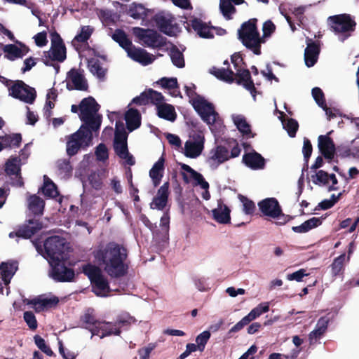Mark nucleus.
<instances>
[{"instance_id": "58", "label": "nucleus", "mask_w": 359, "mask_h": 359, "mask_svg": "<svg viewBox=\"0 0 359 359\" xmlns=\"http://www.w3.org/2000/svg\"><path fill=\"white\" fill-rule=\"evenodd\" d=\"M313 151L312 144L310 142V140L307 138H304V145L302 148V152L304 154V158L305 161V166L306 167V170L308 169V163L309 158L311 156Z\"/></svg>"}, {"instance_id": "8", "label": "nucleus", "mask_w": 359, "mask_h": 359, "mask_svg": "<svg viewBox=\"0 0 359 359\" xmlns=\"http://www.w3.org/2000/svg\"><path fill=\"white\" fill-rule=\"evenodd\" d=\"M50 49L43 52V62L46 66L52 65V61L63 62L67 58L66 46L60 35L54 32L50 34Z\"/></svg>"}, {"instance_id": "3", "label": "nucleus", "mask_w": 359, "mask_h": 359, "mask_svg": "<svg viewBox=\"0 0 359 359\" xmlns=\"http://www.w3.org/2000/svg\"><path fill=\"white\" fill-rule=\"evenodd\" d=\"M196 86L193 83L191 86H185L186 95L202 120L208 125L212 126L219 120V114L215 111L214 104L206 100L204 97L198 95L196 92Z\"/></svg>"}, {"instance_id": "64", "label": "nucleus", "mask_w": 359, "mask_h": 359, "mask_svg": "<svg viewBox=\"0 0 359 359\" xmlns=\"http://www.w3.org/2000/svg\"><path fill=\"white\" fill-rule=\"evenodd\" d=\"M306 11L305 6H300L299 7L294 8L292 11V13L295 16V18L298 21V25L301 26L304 21L305 16L304 15V12Z\"/></svg>"}, {"instance_id": "16", "label": "nucleus", "mask_w": 359, "mask_h": 359, "mask_svg": "<svg viewBox=\"0 0 359 359\" xmlns=\"http://www.w3.org/2000/svg\"><path fill=\"white\" fill-rule=\"evenodd\" d=\"M257 205L263 216L276 218L282 214L281 206L276 198L263 199L258 203Z\"/></svg>"}, {"instance_id": "35", "label": "nucleus", "mask_w": 359, "mask_h": 359, "mask_svg": "<svg viewBox=\"0 0 359 359\" xmlns=\"http://www.w3.org/2000/svg\"><path fill=\"white\" fill-rule=\"evenodd\" d=\"M204 146L199 142H187L184 146V155L187 157L195 158L201 155Z\"/></svg>"}, {"instance_id": "31", "label": "nucleus", "mask_w": 359, "mask_h": 359, "mask_svg": "<svg viewBox=\"0 0 359 359\" xmlns=\"http://www.w3.org/2000/svg\"><path fill=\"white\" fill-rule=\"evenodd\" d=\"M193 29L197 32L201 38L212 39L214 34L210 28L199 18H194L190 21Z\"/></svg>"}, {"instance_id": "7", "label": "nucleus", "mask_w": 359, "mask_h": 359, "mask_svg": "<svg viewBox=\"0 0 359 359\" xmlns=\"http://www.w3.org/2000/svg\"><path fill=\"white\" fill-rule=\"evenodd\" d=\"M83 272L89 278L92 291L96 296H109L111 292L109 281L98 266L88 264L83 266Z\"/></svg>"}, {"instance_id": "17", "label": "nucleus", "mask_w": 359, "mask_h": 359, "mask_svg": "<svg viewBox=\"0 0 359 359\" xmlns=\"http://www.w3.org/2000/svg\"><path fill=\"white\" fill-rule=\"evenodd\" d=\"M153 20L161 32L170 36L175 35L178 27L177 24H173V17L158 13L154 16Z\"/></svg>"}, {"instance_id": "26", "label": "nucleus", "mask_w": 359, "mask_h": 359, "mask_svg": "<svg viewBox=\"0 0 359 359\" xmlns=\"http://www.w3.org/2000/svg\"><path fill=\"white\" fill-rule=\"evenodd\" d=\"M58 303L59 298L56 296H53L50 298L39 296L28 302V304L33 305L37 312L55 307Z\"/></svg>"}, {"instance_id": "4", "label": "nucleus", "mask_w": 359, "mask_h": 359, "mask_svg": "<svg viewBox=\"0 0 359 359\" xmlns=\"http://www.w3.org/2000/svg\"><path fill=\"white\" fill-rule=\"evenodd\" d=\"M257 20L252 18L241 25L238 30V39L255 55L261 54V44L265 42L261 37L257 27Z\"/></svg>"}, {"instance_id": "50", "label": "nucleus", "mask_w": 359, "mask_h": 359, "mask_svg": "<svg viewBox=\"0 0 359 359\" xmlns=\"http://www.w3.org/2000/svg\"><path fill=\"white\" fill-rule=\"evenodd\" d=\"M160 226L161 228L162 240L168 239L170 229V216L168 212H165L160 220Z\"/></svg>"}, {"instance_id": "18", "label": "nucleus", "mask_w": 359, "mask_h": 359, "mask_svg": "<svg viewBox=\"0 0 359 359\" xmlns=\"http://www.w3.org/2000/svg\"><path fill=\"white\" fill-rule=\"evenodd\" d=\"M83 70L75 68L71 69L67 73V78L71 81L73 87L67 85L68 90L75 89L77 90L86 91L88 88V84L83 74Z\"/></svg>"}, {"instance_id": "38", "label": "nucleus", "mask_w": 359, "mask_h": 359, "mask_svg": "<svg viewBox=\"0 0 359 359\" xmlns=\"http://www.w3.org/2000/svg\"><path fill=\"white\" fill-rule=\"evenodd\" d=\"M88 67L90 72L99 79L103 80L105 77L106 70L103 69L98 60L91 58L88 60Z\"/></svg>"}, {"instance_id": "53", "label": "nucleus", "mask_w": 359, "mask_h": 359, "mask_svg": "<svg viewBox=\"0 0 359 359\" xmlns=\"http://www.w3.org/2000/svg\"><path fill=\"white\" fill-rule=\"evenodd\" d=\"M157 83L160 84L163 88L165 89L172 90L180 88L177 79L175 77H163L159 79Z\"/></svg>"}, {"instance_id": "60", "label": "nucleus", "mask_w": 359, "mask_h": 359, "mask_svg": "<svg viewBox=\"0 0 359 359\" xmlns=\"http://www.w3.org/2000/svg\"><path fill=\"white\" fill-rule=\"evenodd\" d=\"M285 129L287 130L288 135L291 137H294L296 135L297 131L299 128L298 122L293 118H288L285 126Z\"/></svg>"}, {"instance_id": "14", "label": "nucleus", "mask_w": 359, "mask_h": 359, "mask_svg": "<svg viewBox=\"0 0 359 359\" xmlns=\"http://www.w3.org/2000/svg\"><path fill=\"white\" fill-rule=\"evenodd\" d=\"M8 90L9 95L28 104H32L36 97L35 89L21 80L15 81Z\"/></svg>"}, {"instance_id": "62", "label": "nucleus", "mask_w": 359, "mask_h": 359, "mask_svg": "<svg viewBox=\"0 0 359 359\" xmlns=\"http://www.w3.org/2000/svg\"><path fill=\"white\" fill-rule=\"evenodd\" d=\"M95 154L100 161H104L109 158L108 149L104 143H100L97 146Z\"/></svg>"}, {"instance_id": "57", "label": "nucleus", "mask_w": 359, "mask_h": 359, "mask_svg": "<svg viewBox=\"0 0 359 359\" xmlns=\"http://www.w3.org/2000/svg\"><path fill=\"white\" fill-rule=\"evenodd\" d=\"M311 93L313 99L315 100L316 102L320 107H323V106L325 107L326 102L325 95L320 88H313L311 90Z\"/></svg>"}, {"instance_id": "21", "label": "nucleus", "mask_w": 359, "mask_h": 359, "mask_svg": "<svg viewBox=\"0 0 359 359\" xmlns=\"http://www.w3.org/2000/svg\"><path fill=\"white\" fill-rule=\"evenodd\" d=\"M306 42L307 46L304 50V61L308 67H311L317 62L320 48L319 43L317 41H313L308 38Z\"/></svg>"}, {"instance_id": "52", "label": "nucleus", "mask_w": 359, "mask_h": 359, "mask_svg": "<svg viewBox=\"0 0 359 359\" xmlns=\"http://www.w3.org/2000/svg\"><path fill=\"white\" fill-rule=\"evenodd\" d=\"M311 180L315 184L326 185L329 182V174L323 170H320L315 175H311Z\"/></svg>"}, {"instance_id": "29", "label": "nucleus", "mask_w": 359, "mask_h": 359, "mask_svg": "<svg viewBox=\"0 0 359 359\" xmlns=\"http://www.w3.org/2000/svg\"><path fill=\"white\" fill-rule=\"evenodd\" d=\"M126 126L130 132L138 128L141 125V114L137 109L130 108L125 114Z\"/></svg>"}, {"instance_id": "42", "label": "nucleus", "mask_w": 359, "mask_h": 359, "mask_svg": "<svg viewBox=\"0 0 359 359\" xmlns=\"http://www.w3.org/2000/svg\"><path fill=\"white\" fill-rule=\"evenodd\" d=\"M104 325L100 327L102 331L101 338H104L107 336L111 335H117L119 336L121 333V331L118 330L116 325V323L111 322H104L102 323Z\"/></svg>"}, {"instance_id": "41", "label": "nucleus", "mask_w": 359, "mask_h": 359, "mask_svg": "<svg viewBox=\"0 0 359 359\" xmlns=\"http://www.w3.org/2000/svg\"><path fill=\"white\" fill-rule=\"evenodd\" d=\"M136 320L133 316H131L129 314H124L119 316L116 320L115 321L116 325L118 327V330L122 332V330H128L130 325L135 323Z\"/></svg>"}, {"instance_id": "56", "label": "nucleus", "mask_w": 359, "mask_h": 359, "mask_svg": "<svg viewBox=\"0 0 359 359\" xmlns=\"http://www.w3.org/2000/svg\"><path fill=\"white\" fill-rule=\"evenodd\" d=\"M211 337L210 331L205 330L199 334L196 338L197 347H199V351L203 352L205 350V345Z\"/></svg>"}, {"instance_id": "36", "label": "nucleus", "mask_w": 359, "mask_h": 359, "mask_svg": "<svg viewBox=\"0 0 359 359\" xmlns=\"http://www.w3.org/2000/svg\"><path fill=\"white\" fill-rule=\"evenodd\" d=\"M233 123L243 135H250V137H254L255 135L252 133L251 126L243 116L238 115L233 117Z\"/></svg>"}, {"instance_id": "46", "label": "nucleus", "mask_w": 359, "mask_h": 359, "mask_svg": "<svg viewBox=\"0 0 359 359\" xmlns=\"http://www.w3.org/2000/svg\"><path fill=\"white\" fill-rule=\"evenodd\" d=\"M128 15L135 20L144 19L147 15L146 9L142 4H133L130 7Z\"/></svg>"}, {"instance_id": "59", "label": "nucleus", "mask_w": 359, "mask_h": 359, "mask_svg": "<svg viewBox=\"0 0 359 359\" xmlns=\"http://www.w3.org/2000/svg\"><path fill=\"white\" fill-rule=\"evenodd\" d=\"M23 318L30 330H35L37 328V320L33 312L25 311L23 314Z\"/></svg>"}, {"instance_id": "54", "label": "nucleus", "mask_w": 359, "mask_h": 359, "mask_svg": "<svg viewBox=\"0 0 359 359\" xmlns=\"http://www.w3.org/2000/svg\"><path fill=\"white\" fill-rule=\"evenodd\" d=\"M147 91L149 102L150 103L156 105V107L158 105L163 103L165 97L161 93L154 90L151 88L148 89Z\"/></svg>"}, {"instance_id": "15", "label": "nucleus", "mask_w": 359, "mask_h": 359, "mask_svg": "<svg viewBox=\"0 0 359 359\" xmlns=\"http://www.w3.org/2000/svg\"><path fill=\"white\" fill-rule=\"evenodd\" d=\"M51 270L50 276L57 282H71L75 277V273L73 269L69 268L65 265L62 259L50 264Z\"/></svg>"}, {"instance_id": "23", "label": "nucleus", "mask_w": 359, "mask_h": 359, "mask_svg": "<svg viewBox=\"0 0 359 359\" xmlns=\"http://www.w3.org/2000/svg\"><path fill=\"white\" fill-rule=\"evenodd\" d=\"M127 54L132 60L144 66L151 64L155 60L154 56L149 53L146 50L136 48L135 46H133L128 50Z\"/></svg>"}, {"instance_id": "28", "label": "nucleus", "mask_w": 359, "mask_h": 359, "mask_svg": "<svg viewBox=\"0 0 359 359\" xmlns=\"http://www.w3.org/2000/svg\"><path fill=\"white\" fill-rule=\"evenodd\" d=\"M18 263L16 261L2 262L0 264V276L6 285H8L18 270Z\"/></svg>"}, {"instance_id": "5", "label": "nucleus", "mask_w": 359, "mask_h": 359, "mask_svg": "<svg viewBox=\"0 0 359 359\" xmlns=\"http://www.w3.org/2000/svg\"><path fill=\"white\" fill-rule=\"evenodd\" d=\"M100 105L97 103L95 98L91 96L83 98L80 102L79 118L83 124L90 127L95 133L100 130L102 116L98 114Z\"/></svg>"}, {"instance_id": "32", "label": "nucleus", "mask_w": 359, "mask_h": 359, "mask_svg": "<svg viewBox=\"0 0 359 359\" xmlns=\"http://www.w3.org/2000/svg\"><path fill=\"white\" fill-rule=\"evenodd\" d=\"M210 74L214 75L216 78L226 81L229 83H236V76L234 72L230 68H216L212 67L210 70Z\"/></svg>"}, {"instance_id": "33", "label": "nucleus", "mask_w": 359, "mask_h": 359, "mask_svg": "<svg viewBox=\"0 0 359 359\" xmlns=\"http://www.w3.org/2000/svg\"><path fill=\"white\" fill-rule=\"evenodd\" d=\"M157 115L158 117L169 121H174L177 118L175 107L167 103H163L156 107Z\"/></svg>"}, {"instance_id": "40", "label": "nucleus", "mask_w": 359, "mask_h": 359, "mask_svg": "<svg viewBox=\"0 0 359 359\" xmlns=\"http://www.w3.org/2000/svg\"><path fill=\"white\" fill-rule=\"evenodd\" d=\"M170 56L172 64L178 68H182L185 65L184 55L179 48L172 45L170 50Z\"/></svg>"}, {"instance_id": "34", "label": "nucleus", "mask_w": 359, "mask_h": 359, "mask_svg": "<svg viewBox=\"0 0 359 359\" xmlns=\"http://www.w3.org/2000/svg\"><path fill=\"white\" fill-rule=\"evenodd\" d=\"M112 39L126 52L133 46L132 41L128 39L126 33L121 29H116L112 35Z\"/></svg>"}, {"instance_id": "63", "label": "nucleus", "mask_w": 359, "mask_h": 359, "mask_svg": "<svg viewBox=\"0 0 359 359\" xmlns=\"http://www.w3.org/2000/svg\"><path fill=\"white\" fill-rule=\"evenodd\" d=\"M168 203V200L161 197L156 196L154 197L152 202L150 203V208L151 209H158L159 210H163L166 206Z\"/></svg>"}, {"instance_id": "19", "label": "nucleus", "mask_w": 359, "mask_h": 359, "mask_svg": "<svg viewBox=\"0 0 359 359\" xmlns=\"http://www.w3.org/2000/svg\"><path fill=\"white\" fill-rule=\"evenodd\" d=\"M231 158L229 149L223 145H217L210 152L208 163L211 167L217 168Z\"/></svg>"}, {"instance_id": "6", "label": "nucleus", "mask_w": 359, "mask_h": 359, "mask_svg": "<svg viewBox=\"0 0 359 359\" xmlns=\"http://www.w3.org/2000/svg\"><path fill=\"white\" fill-rule=\"evenodd\" d=\"M95 132L90 127L81 126L73 134L67 136L66 151L69 157L76 155L80 149H86L93 144Z\"/></svg>"}, {"instance_id": "61", "label": "nucleus", "mask_w": 359, "mask_h": 359, "mask_svg": "<svg viewBox=\"0 0 359 359\" xmlns=\"http://www.w3.org/2000/svg\"><path fill=\"white\" fill-rule=\"evenodd\" d=\"M114 149L116 154L120 158L126 155L127 156L128 152V144L124 142H114Z\"/></svg>"}, {"instance_id": "20", "label": "nucleus", "mask_w": 359, "mask_h": 359, "mask_svg": "<svg viewBox=\"0 0 359 359\" xmlns=\"http://www.w3.org/2000/svg\"><path fill=\"white\" fill-rule=\"evenodd\" d=\"M5 172L11 177V185L16 187H21L24 185L20 173V167L17 164V158H13L6 162Z\"/></svg>"}, {"instance_id": "44", "label": "nucleus", "mask_w": 359, "mask_h": 359, "mask_svg": "<svg viewBox=\"0 0 359 359\" xmlns=\"http://www.w3.org/2000/svg\"><path fill=\"white\" fill-rule=\"evenodd\" d=\"M80 321L83 324V327L86 329H91V327L96 326L97 324H102L89 310L81 316Z\"/></svg>"}, {"instance_id": "39", "label": "nucleus", "mask_w": 359, "mask_h": 359, "mask_svg": "<svg viewBox=\"0 0 359 359\" xmlns=\"http://www.w3.org/2000/svg\"><path fill=\"white\" fill-rule=\"evenodd\" d=\"M43 179V194L46 196L55 198L59 194L56 185L46 175H44Z\"/></svg>"}, {"instance_id": "49", "label": "nucleus", "mask_w": 359, "mask_h": 359, "mask_svg": "<svg viewBox=\"0 0 359 359\" xmlns=\"http://www.w3.org/2000/svg\"><path fill=\"white\" fill-rule=\"evenodd\" d=\"M93 32V28L90 26H83L81 28V32L76 35L73 41L80 43H85L90 39Z\"/></svg>"}, {"instance_id": "10", "label": "nucleus", "mask_w": 359, "mask_h": 359, "mask_svg": "<svg viewBox=\"0 0 359 359\" xmlns=\"http://www.w3.org/2000/svg\"><path fill=\"white\" fill-rule=\"evenodd\" d=\"M65 245V239L59 236H50L46 239L43 243L44 257L48 259L49 264L63 259Z\"/></svg>"}, {"instance_id": "37", "label": "nucleus", "mask_w": 359, "mask_h": 359, "mask_svg": "<svg viewBox=\"0 0 359 359\" xmlns=\"http://www.w3.org/2000/svg\"><path fill=\"white\" fill-rule=\"evenodd\" d=\"M58 173L63 178H69L72 175L73 168L69 159H59L56 163Z\"/></svg>"}, {"instance_id": "48", "label": "nucleus", "mask_w": 359, "mask_h": 359, "mask_svg": "<svg viewBox=\"0 0 359 359\" xmlns=\"http://www.w3.org/2000/svg\"><path fill=\"white\" fill-rule=\"evenodd\" d=\"M231 1V0H220L219 8L223 15L226 19H231V15L236 11Z\"/></svg>"}, {"instance_id": "45", "label": "nucleus", "mask_w": 359, "mask_h": 359, "mask_svg": "<svg viewBox=\"0 0 359 359\" xmlns=\"http://www.w3.org/2000/svg\"><path fill=\"white\" fill-rule=\"evenodd\" d=\"M269 311V303H262L259 304L257 306L251 310V311L245 316V317L248 319L250 322L256 319L262 314L266 313Z\"/></svg>"}, {"instance_id": "55", "label": "nucleus", "mask_w": 359, "mask_h": 359, "mask_svg": "<svg viewBox=\"0 0 359 359\" xmlns=\"http://www.w3.org/2000/svg\"><path fill=\"white\" fill-rule=\"evenodd\" d=\"M34 343L36 345V346L44 353H46L48 356H53L55 355L53 351L50 348L49 346H48L45 341V340L39 335H35L34 337Z\"/></svg>"}, {"instance_id": "9", "label": "nucleus", "mask_w": 359, "mask_h": 359, "mask_svg": "<svg viewBox=\"0 0 359 359\" xmlns=\"http://www.w3.org/2000/svg\"><path fill=\"white\" fill-rule=\"evenodd\" d=\"M231 60L236 71V72L234 73L236 76V83L243 86L254 97H255L257 95V89L255 86V83L252 79L250 71L248 69L241 68V65L244 62L240 53H234L232 55Z\"/></svg>"}, {"instance_id": "24", "label": "nucleus", "mask_w": 359, "mask_h": 359, "mask_svg": "<svg viewBox=\"0 0 359 359\" xmlns=\"http://www.w3.org/2000/svg\"><path fill=\"white\" fill-rule=\"evenodd\" d=\"M20 47L15 44H7L3 46V50L5 53V57L13 61L18 58H22L29 51V48L24 43L17 41Z\"/></svg>"}, {"instance_id": "43", "label": "nucleus", "mask_w": 359, "mask_h": 359, "mask_svg": "<svg viewBox=\"0 0 359 359\" xmlns=\"http://www.w3.org/2000/svg\"><path fill=\"white\" fill-rule=\"evenodd\" d=\"M346 259L345 254H341L336 257L331 264V271L333 276H337L344 270V262Z\"/></svg>"}, {"instance_id": "13", "label": "nucleus", "mask_w": 359, "mask_h": 359, "mask_svg": "<svg viewBox=\"0 0 359 359\" xmlns=\"http://www.w3.org/2000/svg\"><path fill=\"white\" fill-rule=\"evenodd\" d=\"M180 168L183 170L181 175L185 184H189L193 180L194 186H201V187L205 191L203 193V198L205 200H209L210 198V192L208 191L209 184L204 179L203 176L191 168L189 165L181 163Z\"/></svg>"}, {"instance_id": "11", "label": "nucleus", "mask_w": 359, "mask_h": 359, "mask_svg": "<svg viewBox=\"0 0 359 359\" xmlns=\"http://www.w3.org/2000/svg\"><path fill=\"white\" fill-rule=\"evenodd\" d=\"M133 33L142 42L144 46L159 48L166 44L167 39L154 29L135 27Z\"/></svg>"}, {"instance_id": "12", "label": "nucleus", "mask_w": 359, "mask_h": 359, "mask_svg": "<svg viewBox=\"0 0 359 359\" xmlns=\"http://www.w3.org/2000/svg\"><path fill=\"white\" fill-rule=\"evenodd\" d=\"M330 29L336 34H348L346 37L350 36V33L355 29L356 22L352 19L351 15L344 13L330 16L327 19Z\"/></svg>"}, {"instance_id": "1", "label": "nucleus", "mask_w": 359, "mask_h": 359, "mask_svg": "<svg viewBox=\"0 0 359 359\" xmlns=\"http://www.w3.org/2000/svg\"><path fill=\"white\" fill-rule=\"evenodd\" d=\"M97 263L103 266L104 271L111 278H120L128 274V251L122 244L109 242L100 245L93 252Z\"/></svg>"}, {"instance_id": "30", "label": "nucleus", "mask_w": 359, "mask_h": 359, "mask_svg": "<svg viewBox=\"0 0 359 359\" xmlns=\"http://www.w3.org/2000/svg\"><path fill=\"white\" fill-rule=\"evenodd\" d=\"M165 159L161 156L153 165L149 171V176L151 178L155 187H158L163 176Z\"/></svg>"}, {"instance_id": "22", "label": "nucleus", "mask_w": 359, "mask_h": 359, "mask_svg": "<svg viewBox=\"0 0 359 359\" xmlns=\"http://www.w3.org/2000/svg\"><path fill=\"white\" fill-rule=\"evenodd\" d=\"M242 162L252 170H262L265 168V158L258 152L253 151L245 153L242 158Z\"/></svg>"}, {"instance_id": "27", "label": "nucleus", "mask_w": 359, "mask_h": 359, "mask_svg": "<svg viewBox=\"0 0 359 359\" xmlns=\"http://www.w3.org/2000/svg\"><path fill=\"white\" fill-rule=\"evenodd\" d=\"M231 210L223 203L222 201L218 202V207L212 210L213 219L219 224H226L231 222Z\"/></svg>"}, {"instance_id": "25", "label": "nucleus", "mask_w": 359, "mask_h": 359, "mask_svg": "<svg viewBox=\"0 0 359 359\" xmlns=\"http://www.w3.org/2000/svg\"><path fill=\"white\" fill-rule=\"evenodd\" d=\"M318 148L322 155L327 159L332 160L336 151L333 140L328 135L318 137Z\"/></svg>"}, {"instance_id": "47", "label": "nucleus", "mask_w": 359, "mask_h": 359, "mask_svg": "<svg viewBox=\"0 0 359 359\" xmlns=\"http://www.w3.org/2000/svg\"><path fill=\"white\" fill-rule=\"evenodd\" d=\"M128 134L125 130L123 123L116 121L114 142H127Z\"/></svg>"}, {"instance_id": "51", "label": "nucleus", "mask_w": 359, "mask_h": 359, "mask_svg": "<svg viewBox=\"0 0 359 359\" xmlns=\"http://www.w3.org/2000/svg\"><path fill=\"white\" fill-rule=\"evenodd\" d=\"M239 199L243 203V211L246 215H253L256 210L255 203L243 195H239Z\"/></svg>"}, {"instance_id": "2", "label": "nucleus", "mask_w": 359, "mask_h": 359, "mask_svg": "<svg viewBox=\"0 0 359 359\" xmlns=\"http://www.w3.org/2000/svg\"><path fill=\"white\" fill-rule=\"evenodd\" d=\"M44 207L45 202L42 198L36 194L30 195L27 198V216L29 218L15 231L11 232L9 237L29 239L41 231L43 225L39 217L43 214Z\"/></svg>"}]
</instances>
